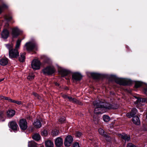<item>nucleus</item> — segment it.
Masks as SVG:
<instances>
[{
  "instance_id": "obj_39",
  "label": "nucleus",
  "mask_w": 147,
  "mask_h": 147,
  "mask_svg": "<svg viewBox=\"0 0 147 147\" xmlns=\"http://www.w3.org/2000/svg\"><path fill=\"white\" fill-rule=\"evenodd\" d=\"M142 84L141 82H137L135 83V87L136 88H138Z\"/></svg>"
},
{
  "instance_id": "obj_41",
  "label": "nucleus",
  "mask_w": 147,
  "mask_h": 147,
  "mask_svg": "<svg viewBox=\"0 0 147 147\" xmlns=\"http://www.w3.org/2000/svg\"><path fill=\"white\" fill-rule=\"evenodd\" d=\"M65 121V118L63 117H61L59 120V121L61 123H63Z\"/></svg>"
},
{
  "instance_id": "obj_21",
  "label": "nucleus",
  "mask_w": 147,
  "mask_h": 147,
  "mask_svg": "<svg viewBox=\"0 0 147 147\" xmlns=\"http://www.w3.org/2000/svg\"><path fill=\"white\" fill-rule=\"evenodd\" d=\"M25 53H21L19 57V60L20 62H23L25 60Z\"/></svg>"
},
{
  "instance_id": "obj_18",
  "label": "nucleus",
  "mask_w": 147,
  "mask_h": 147,
  "mask_svg": "<svg viewBox=\"0 0 147 147\" xmlns=\"http://www.w3.org/2000/svg\"><path fill=\"white\" fill-rule=\"evenodd\" d=\"M9 32L6 29H4L1 34L2 37L4 39L7 38L8 36Z\"/></svg>"
},
{
  "instance_id": "obj_48",
  "label": "nucleus",
  "mask_w": 147,
  "mask_h": 147,
  "mask_svg": "<svg viewBox=\"0 0 147 147\" xmlns=\"http://www.w3.org/2000/svg\"><path fill=\"white\" fill-rule=\"evenodd\" d=\"M67 98L69 100V101L71 102L73 98H72L71 97H69L68 96Z\"/></svg>"
},
{
  "instance_id": "obj_34",
  "label": "nucleus",
  "mask_w": 147,
  "mask_h": 147,
  "mask_svg": "<svg viewBox=\"0 0 147 147\" xmlns=\"http://www.w3.org/2000/svg\"><path fill=\"white\" fill-rule=\"evenodd\" d=\"M91 76L95 79H98L99 78V75L95 73H92L91 74Z\"/></svg>"
},
{
  "instance_id": "obj_50",
  "label": "nucleus",
  "mask_w": 147,
  "mask_h": 147,
  "mask_svg": "<svg viewBox=\"0 0 147 147\" xmlns=\"http://www.w3.org/2000/svg\"><path fill=\"white\" fill-rule=\"evenodd\" d=\"M63 97L65 98H67L68 96L66 95H63L62 96Z\"/></svg>"
},
{
  "instance_id": "obj_4",
  "label": "nucleus",
  "mask_w": 147,
  "mask_h": 147,
  "mask_svg": "<svg viewBox=\"0 0 147 147\" xmlns=\"http://www.w3.org/2000/svg\"><path fill=\"white\" fill-rule=\"evenodd\" d=\"M55 71V69L53 66H48L42 70L44 74L48 75L53 74Z\"/></svg>"
},
{
  "instance_id": "obj_3",
  "label": "nucleus",
  "mask_w": 147,
  "mask_h": 147,
  "mask_svg": "<svg viewBox=\"0 0 147 147\" xmlns=\"http://www.w3.org/2000/svg\"><path fill=\"white\" fill-rule=\"evenodd\" d=\"M36 44L34 42H29L26 43L25 45L24 48L28 51H31L33 49L37 48Z\"/></svg>"
},
{
  "instance_id": "obj_8",
  "label": "nucleus",
  "mask_w": 147,
  "mask_h": 147,
  "mask_svg": "<svg viewBox=\"0 0 147 147\" xmlns=\"http://www.w3.org/2000/svg\"><path fill=\"white\" fill-rule=\"evenodd\" d=\"M20 127L23 130L26 129L27 127V123L26 120L22 119L20 120L19 122Z\"/></svg>"
},
{
  "instance_id": "obj_43",
  "label": "nucleus",
  "mask_w": 147,
  "mask_h": 147,
  "mask_svg": "<svg viewBox=\"0 0 147 147\" xmlns=\"http://www.w3.org/2000/svg\"><path fill=\"white\" fill-rule=\"evenodd\" d=\"M33 94L36 97H37L38 98V99H40L41 98L40 97V96L37 94L36 93L34 92L33 93Z\"/></svg>"
},
{
  "instance_id": "obj_27",
  "label": "nucleus",
  "mask_w": 147,
  "mask_h": 147,
  "mask_svg": "<svg viewBox=\"0 0 147 147\" xmlns=\"http://www.w3.org/2000/svg\"><path fill=\"white\" fill-rule=\"evenodd\" d=\"M29 147H37L36 143L34 141H31L28 142Z\"/></svg>"
},
{
  "instance_id": "obj_42",
  "label": "nucleus",
  "mask_w": 147,
  "mask_h": 147,
  "mask_svg": "<svg viewBox=\"0 0 147 147\" xmlns=\"http://www.w3.org/2000/svg\"><path fill=\"white\" fill-rule=\"evenodd\" d=\"M73 147H80V146L79 144L78 143L76 142L73 144Z\"/></svg>"
},
{
  "instance_id": "obj_24",
  "label": "nucleus",
  "mask_w": 147,
  "mask_h": 147,
  "mask_svg": "<svg viewBox=\"0 0 147 147\" xmlns=\"http://www.w3.org/2000/svg\"><path fill=\"white\" fill-rule=\"evenodd\" d=\"M32 138L34 140L36 141H38L40 140V136L39 134L36 133L33 135L32 136Z\"/></svg>"
},
{
  "instance_id": "obj_46",
  "label": "nucleus",
  "mask_w": 147,
  "mask_h": 147,
  "mask_svg": "<svg viewBox=\"0 0 147 147\" xmlns=\"http://www.w3.org/2000/svg\"><path fill=\"white\" fill-rule=\"evenodd\" d=\"M3 98H2L6 100H7L9 102H10V101L9 100V99H11V98H9L8 97H6L4 96H3Z\"/></svg>"
},
{
  "instance_id": "obj_26",
  "label": "nucleus",
  "mask_w": 147,
  "mask_h": 147,
  "mask_svg": "<svg viewBox=\"0 0 147 147\" xmlns=\"http://www.w3.org/2000/svg\"><path fill=\"white\" fill-rule=\"evenodd\" d=\"M146 99L145 98H137V100L136 101V103L139 104V103L145 102L146 101Z\"/></svg>"
},
{
  "instance_id": "obj_47",
  "label": "nucleus",
  "mask_w": 147,
  "mask_h": 147,
  "mask_svg": "<svg viewBox=\"0 0 147 147\" xmlns=\"http://www.w3.org/2000/svg\"><path fill=\"white\" fill-rule=\"evenodd\" d=\"M67 98L69 100V101L71 102L73 98H72L71 97H69L68 96Z\"/></svg>"
},
{
  "instance_id": "obj_10",
  "label": "nucleus",
  "mask_w": 147,
  "mask_h": 147,
  "mask_svg": "<svg viewBox=\"0 0 147 147\" xmlns=\"http://www.w3.org/2000/svg\"><path fill=\"white\" fill-rule=\"evenodd\" d=\"M82 78L81 74L78 73H75L73 74L72 76V78L73 81H79Z\"/></svg>"
},
{
  "instance_id": "obj_7",
  "label": "nucleus",
  "mask_w": 147,
  "mask_h": 147,
  "mask_svg": "<svg viewBox=\"0 0 147 147\" xmlns=\"http://www.w3.org/2000/svg\"><path fill=\"white\" fill-rule=\"evenodd\" d=\"M19 55V53L17 49H13L9 51V56L10 58H16Z\"/></svg>"
},
{
  "instance_id": "obj_20",
  "label": "nucleus",
  "mask_w": 147,
  "mask_h": 147,
  "mask_svg": "<svg viewBox=\"0 0 147 147\" xmlns=\"http://www.w3.org/2000/svg\"><path fill=\"white\" fill-rule=\"evenodd\" d=\"M98 131L99 133V134L102 135L104 136V137H105V138L107 140V138H108V141H109V140L110 139V138L108 136L106 135L104 133V131L103 129L101 128H100L98 129Z\"/></svg>"
},
{
  "instance_id": "obj_53",
  "label": "nucleus",
  "mask_w": 147,
  "mask_h": 147,
  "mask_svg": "<svg viewBox=\"0 0 147 147\" xmlns=\"http://www.w3.org/2000/svg\"><path fill=\"white\" fill-rule=\"evenodd\" d=\"M3 80V79H0V82L2 81Z\"/></svg>"
},
{
  "instance_id": "obj_1",
  "label": "nucleus",
  "mask_w": 147,
  "mask_h": 147,
  "mask_svg": "<svg viewBox=\"0 0 147 147\" xmlns=\"http://www.w3.org/2000/svg\"><path fill=\"white\" fill-rule=\"evenodd\" d=\"M93 104L95 108L94 112L96 114H102L106 111V109L113 108L111 105L99 100L93 102Z\"/></svg>"
},
{
  "instance_id": "obj_23",
  "label": "nucleus",
  "mask_w": 147,
  "mask_h": 147,
  "mask_svg": "<svg viewBox=\"0 0 147 147\" xmlns=\"http://www.w3.org/2000/svg\"><path fill=\"white\" fill-rule=\"evenodd\" d=\"M35 127L36 128H40L41 126V124L39 120H36L33 124Z\"/></svg>"
},
{
  "instance_id": "obj_45",
  "label": "nucleus",
  "mask_w": 147,
  "mask_h": 147,
  "mask_svg": "<svg viewBox=\"0 0 147 147\" xmlns=\"http://www.w3.org/2000/svg\"><path fill=\"white\" fill-rule=\"evenodd\" d=\"M127 147H136V146L132 143H129L127 145Z\"/></svg>"
},
{
  "instance_id": "obj_55",
  "label": "nucleus",
  "mask_w": 147,
  "mask_h": 147,
  "mask_svg": "<svg viewBox=\"0 0 147 147\" xmlns=\"http://www.w3.org/2000/svg\"><path fill=\"white\" fill-rule=\"evenodd\" d=\"M137 108H139V107H138L137 106Z\"/></svg>"
},
{
  "instance_id": "obj_13",
  "label": "nucleus",
  "mask_w": 147,
  "mask_h": 147,
  "mask_svg": "<svg viewBox=\"0 0 147 147\" xmlns=\"http://www.w3.org/2000/svg\"><path fill=\"white\" fill-rule=\"evenodd\" d=\"M137 110L136 109L133 108L130 113H128L126 114V116L129 118H131L135 115L137 113Z\"/></svg>"
},
{
  "instance_id": "obj_6",
  "label": "nucleus",
  "mask_w": 147,
  "mask_h": 147,
  "mask_svg": "<svg viewBox=\"0 0 147 147\" xmlns=\"http://www.w3.org/2000/svg\"><path fill=\"white\" fill-rule=\"evenodd\" d=\"M8 125L9 128L15 132H16L18 129V126L17 123L14 121H11L9 122L8 123Z\"/></svg>"
},
{
  "instance_id": "obj_32",
  "label": "nucleus",
  "mask_w": 147,
  "mask_h": 147,
  "mask_svg": "<svg viewBox=\"0 0 147 147\" xmlns=\"http://www.w3.org/2000/svg\"><path fill=\"white\" fill-rule=\"evenodd\" d=\"M44 62L45 63H49L51 61V59L49 57H46L44 59Z\"/></svg>"
},
{
  "instance_id": "obj_25",
  "label": "nucleus",
  "mask_w": 147,
  "mask_h": 147,
  "mask_svg": "<svg viewBox=\"0 0 147 147\" xmlns=\"http://www.w3.org/2000/svg\"><path fill=\"white\" fill-rule=\"evenodd\" d=\"M8 7V6L5 4H3L0 6V14L2 12V11L5 9H7Z\"/></svg>"
},
{
  "instance_id": "obj_28",
  "label": "nucleus",
  "mask_w": 147,
  "mask_h": 147,
  "mask_svg": "<svg viewBox=\"0 0 147 147\" xmlns=\"http://www.w3.org/2000/svg\"><path fill=\"white\" fill-rule=\"evenodd\" d=\"M59 134V131L57 129H54L52 130L51 131V134L53 136H57Z\"/></svg>"
},
{
  "instance_id": "obj_29",
  "label": "nucleus",
  "mask_w": 147,
  "mask_h": 147,
  "mask_svg": "<svg viewBox=\"0 0 147 147\" xmlns=\"http://www.w3.org/2000/svg\"><path fill=\"white\" fill-rule=\"evenodd\" d=\"M5 120L3 112H0V122L3 121Z\"/></svg>"
},
{
  "instance_id": "obj_2",
  "label": "nucleus",
  "mask_w": 147,
  "mask_h": 147,
  "mask_svg": "<svg viewBox=\"0 0 147 147\" xmlns=\"http://www.w3.org/2000/svg\"><path fill=\"white\" fill-rule=\"evenodd\" d=\"M115 82L117 84L121 85H129L131 84L130 80L124 79L119 78L116 76H114Z\"/></svg>"
},
{
  "instance_id": "obj_14",
  "label": "nucleus",
  "mask_w": 147,
  "mask_h": 147,
  "mask_svg": "<svg viewBox=\"0 0 147 147\" xmlns=\"http://www.w3.org/2000/svg\"><path fill=\"white\" fill-rule=\"evenodd\" d=\"M20 34V31L17 28H15L12 30V34L13 36L16 37Z\"/></svg>"
},
{
  "instance_id": "obj_5",
  "label": "nucleus",
  "mask_w": 147,
  "mask_h": 147,
  "mask_svg": "<svg viewBox=\"0 0 147 147\" xmlns=\"http://www.w3.org/2000/svg\"><path fill=\"white\" fill-rule=\"evenodd\" d=\"M41 65L40 62L38 60L34 59L31 63V66L32 69L35 70L40 69Z\"/></svg>"
},
{
  "instance_id": "obj_31",
  "label": "nucleus",
  "mask_w": 147,
  "mask_h": 147,
  "mask_svg": "<svg viewBox=\"0 0 147 147\" xmlns=\"http://www.w3.org/2000/svg\"><path fill=\"white\" fill-rule=\"evenodd\" d=\"M71 102H72L75 103H76L80 105H82V103L81 102L77 100L76 98H73V99L72 101H71Z\"/></svg>"
},
{
  "instance_id": "obj_9",
  "label": "nucleus",
  "mask_w": 147,
  "mask_h": 147,
  "mask_svg": "<svg viewBox=\"0 0 147 147\" xmlns=\"http://www.w3.org/2000/svg\"><path fill=\"white\" fill-rule=\"evenodd\" d=\"M73 141L72 137L70 136H68L65 138L64 144L66 146H70Z\"/></svg>"
},
{
  "instance_id": "obj_17",
  "label": "nucleus",
  "mask_w": 147,
  "mask_h": 147,
  "mask_svg": "<svg viewBox=\"0 0 147 147\" xmlns=\"http://www.w3.org/2000/svg\"><path fill=\"white\" fill-rule=\"evenodd\" d=\"M59 72L62 76H64L69 74L70 71L65 69H62L60 70Z\"/></svg>"
},
{
  "instance_id": "obj_51",
  "label": "nucleus",
  "mask_w": 147,
  "mask_h": 147,
  "mask_svg": "<svg viewBox=\"0 0 147 147\" xmlns=\"http://www.w3.org/2000/svg\"><path fill=\"white\" fill-rule=\"evenodd\" d=\"M145 93L147 95V88L144 89Z\"/></svg>"
},
{
  "instance_id": "obj_16",
  "label": "nucleus",
  "mask_w": 147,
  "mask_h": 147,
  "mask_svg": "<svg viewBox=\"0 0 147 147\" xmlns=\"http://www.w3.org/2000/svg\"><path fill=\"white\" fill-rule=\"evenodd\" d=\"M133 122L135 124L139 125L140 124V121L139 117L137 116H135L132 119Z\"/></svg>"
},
{
  "instance_id": "obj_52",
  "label": "nucleus",
  "mask_w": 147,
  "mask_h": 147,
  "mask_svg": "<svg viewBox=\"0 0 147 147\" xmlns=\"http://www.w3.org/2000/svg\"><path fill=\"white\" fill-rule=\"evenodd\" d=\"M55 84L56 85V86H59V84H58L57 83V82H55Z\"/></svg>"
},
{
  "instance_id": "obj_44",
  "label": "nucleus",
  "mask_w": 147,
  "mask_h": 147,
  "mask_svg": "<svg viewBox=\"0 0 147 147\" xmlns=\"http://www.w3.org/2000/svg\"><path fill=\"white\" fill-rule=\"evenodd\" d=\"M82 135V133L79 132H78L76 133V136L78 137H80Z\"/></svg>"
},
{
  "instance_id": "obj_38",
  "label": "nucleus",
  "mask_w": 147,
  "mask_h": 147,
  "mask_svg": "<svg viewBox=\"0 0 147 147\" xmlns=\"http://www.w3.org/2000/svg\"><path fill=\"white\" fill-rule=\"evenodd\" d=\"M7 48L9 49V51L11 49H13L12 48L13 47V45L12 44H7L6 45Z\"/></svg>"
},
{
  "instance_id": "obj_54",
  "label": "nucleus",
  "mask_w": 147,
  "mask_h": 147,
  "mask_svg": "<svg viewBox=\"0 0 147 147\" xmlns=\"http://www.w3.org/2000/svg\"><path fill=\"white\" fill-rule=\"evenodd\" d=\"M5 25H7V26H9V24H6Z\"/></svg>"
},
{
  "instance_id": "obj_22",
  "label": "nucleus",
  "mask_w": 147,
  "mask_h": 147,
  "mask_svg": "<svg viewBox=\"0 0 147 147\" xmlns=\"http://www.w3.org/2000/svg\"><path fill=\"white\" fill-rule=\"evenodd\" d=\"M45 146L46 147H53V142L50 140H48L45 142Z\"/></svg>"
},
{
  "instance_id": "obj_35",
  "label": "nucleus",
  "mask_w": 147,
  "mask_h": 147,
  "mask_svg": "<svg viewBox=\"0 0 147 147\" xmlns=\"http://www.w3.org/2000/svg\"><path fill=\"white\" fill-rule=\"evenodd\" d=\"M41 134L44 136H46L48 134V131L46 129L43 130L41 131Z\"/></svg>"
},
{
  "instance_id": "obj_12",
  "label": "nucleus",
  "mask_w": 147,
  "mask_h": 147,
  "mask_svg": "<svg viewBox=\"0 0 147 147\" xmlns=\"http://www.w3.org/2000/svg\"><path fill=\"white\" fill-rule=\"evenodd\" d=\"M63 143V140L60 137H58L55 140V144L57 146H61L62 145Z\"/></svg>"
},
{
  "instance_id": "obj_11",
  "label": "nucleus",
  "mask_w": 147,
  "mask_h": 147,
  "mask_svg": "<svg viewBox=\"0 0 147 147\" xmlns=\"http://www.w3.org/2000/svg\"><path fill=\"white\" fill-rule=\"evenodd\" d=\"M8 59L6 57L0 58V65L3 66L7 65L9 62Z\"/></svg>"
},
{
  "instance_id": "obj_33",
  "label": "nucleus",
  "mask_w": 147,
  "mask_h": 147,
  "mask_svg": "<svg viewBox=\"0 0 147 147\" xmlns=\"http://www.w3.org/2000/svg\"><path fill=\"white\" fill-rule=\"evenodd\" d=\"M21 40L20 39H18L17 41L16 45V49L19 48Z\"/></svg>"
},
{
  "instance_id": "obj_30",
  "label": "nucleus",
  "mask_w": 147,
  "mask_h": 147,
  "mask_svg": "<svg viewBox=\"0 0 147 147\" xmlns=\"http://www.w3.org/2000/svg\"><path fill=\"white\" fill-rule=\"evenodd\" d=\"M103 119L104 121L106 122L109 121L110 120L109 117L107 115H104L103 116Z\"/></svg>"
},
{
  "instance_id": "obj_40",
  "label": "nucleus",
  "mask_w": 147,
  "mask_h": 147,
  "mask_svg": "<svg viewBox=\"0 0 147 147\" xmlns=\"http://www.w3.org/2000/svg\"><path fill=\"white\" fill-rule=\"evenodd\" d=\"M5 19L8 21L11 20L12 19V17L7 15H5Z\"/></svg>"
},
{
  "instance_id": "obj_37",
  "label": "nucleus",
  "mask_w": 147,
  "mask_h": 147,
  "mask_svg": "<svg viewBox=\"0 0 147 147\" xmlns=\"http://www.w3.org/2000/svg\"><path fill=\"white\" fill-rule=\"evenodd\" d=\"M34 75L33 74L31 73L27 77V79L30 80H31L34 79Z\"/></svg>"
},
{
  "instance_id": "obj_15",
  "label": "nucleus",
  "mask_w": 147,
  "mask_h": 147,
  "mask_svg": "<svg viewBox=\"0 0 147 147\" xmlns=\"http://www.w3.org/2000/svg\"><path fill=\"white\" fill-rule=\"evenodd\" d=\"M15 114V111L12 109H9L8 110L7 112V116L9 118L12 117Z\"/></svg>"
},
{
  "instance_id": "obj_19",
  "label": "nucleus",
  "mask_w": 147,
  "mask_h": 147,
  "mask_svg": "<svg viewBox=\"0 0 147 147\" xmlns=\"http://www.w3.org/2000/svg\"><path fill=\"white\" fill-rule=\"evenodd\" d=\"M119 136L122 139L124 140L125 141H128L130 139L129 136H128L127 134H123V135H122L121 134H119Z\"/></svg>"
},
{
  "instance_id": "obj_49",
  "label": "nucleus",
  "mask_w": 147,
  "mask_h": 147,
  "mask_svg": "<svg viewBox=\"0 0 147 147\" xmlns=\"http://www.w3.org/2000/svg\"><path fill=\"white\" fill-rule=\"evenodd\" d=\"M67 98L69 100V101L71 102L73 98H72L71 97H69L68 96Z\"/></svg>"
},
{
  "instance_id": "obj_36",
  "label": "nucleus",
  "mask_w": 147,
  "mask_h": 147,
  "mask_svg": "<svg viewBox=\"0 0 147 147\" xmlns=\"http://www.w3.org/2000/svg\"><path fill=\"white\" fill-rule=\"evenodd\" d=\"M11 102H12L14 103H16L18 105H20L21 104V102L20 101L15 100L12 99H9Z\"/></svg>"
}]
</instances>
